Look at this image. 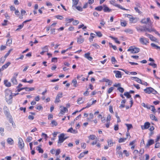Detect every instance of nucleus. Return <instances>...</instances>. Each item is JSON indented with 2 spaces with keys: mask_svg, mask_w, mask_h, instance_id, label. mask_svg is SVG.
Instances as JSON below:
<instances>
[{
  "mask_svg": "<svg viewBox=\"0 0 160 160\" xmlns=\"http://www.w3.org/2000/svg\"><path fill=\"white\" fill-rule=\"evenodd\" d=\"M140 42L143 45H147L149 43V39L143 37H142L139 39Z\"/></svg>",
  "mask_w": 160,
  "mask_h": 160,
  "instance_id": "nucleus-5",
  "label": "nucleus"
},
{
  "mask_svg": "<svg viewBox=\"0 0 160 160\" xmlns=\"http://www.w3.org/2000/svg\"><path fill=\"white\" fill-rule=\"evenodd\" d=\"M12 82L14 84H17L18 82L16 79V78L15 77H13L11 79V80Z\"/></svg>",
  "mask_w": 160,
  "mask_h": 160,
  "instance_id": "nucleus-33",
  "label": "nucleus"
},
{
  "mask_svg": "<svg viewBox=\"0 0 160 160\" xmlns=\"http://www.w3.org/2000/svg\"><path fill=\"white\" fill-rule=\"evenodd\" d=\"M125 125L127 127V130L128 131L131 128H132V126L131 124H126Z\"/></svg>",
  "mask_w": 160,
  "mask_h": 160,
  "instance_id": "nucleus-41",
  "label": "nucleus"
},
{
  "mask_svg": "<svg viewBox=\"0 0 160 160\" xmlns=\"http://www.w3.org/2000/svg\"><path fill=\"white\" fill-rule=\"evenodd\" d=\"M124 95L128 98H129L131 97V95L128 92H125L124 93Z\"/></svg>",
  "mask_w": 160,
  "mask_h": 160,
  "instance_id": "nucleus-44",
  "label": "nucleus"
},
{
  "mask_svg": "<svg viewBox=\"0 0 160 160\" xmlns=\"http://www.w3.org/2000/svg\"><path fill=\"white\" fill-rule=\"evenodd\" d=\"M42 107L41 105L37 106V107L36 108V109L39 110V111L42 109Z\"/></svg>",
  "mask_w": 160,
  "mask_h": 160,
  "instance_id": "nucleus-63",
  "label": "nucleus"
},
{
  "mask_svg": "<svg viewBox=\"0 0 160 160\" xmlns=\"http://www.w3.org/2000/svg\"><path fill=\"white\" fill-rule=\"evenodd\" d=\"M10 63L9 62H8L6 64H4L2 66L1 68L0 69V72L3 71L4 69L7 68L10 65Z\"/></svg>",
  "mask_w": 160,
  "mask_h": 160,
  "instance_id": "nucleus-14",
  "label": "nucleus"
},
{
  "mask_svg": "<svg viewBox=\"0 0 160 160\" xmlns=\"http://www.w3.org/2000/svg\"><path fill=\"white\" fill-rule=\"evenodd\" d=\"M41 49L44 52H48V46H46L42 47Z\"/></svg>",
  "mask_w": 160,
  "mask_h": 160,
  "instance_id": "nucleus-32",
  "label": "nucleus"
},
{
  "mask_svg": "<svg viewBox=\"0 0 160 160\" xmlns=\"http://www.w3.org/2000/svg\"><path fill=\"white\" fill-rule=\"evenodd\" d=\"M88 151H87L81 153L78 156V158L80 159L82 158V157H84L85 154H88Z\"/></svg>",
  "mask_w": 160,
  "mask_h": 160,
  "instance_id": "nucleus-23",
  "label": "nucleus"
},
{
  "mask_svg": "<svg viewBox=\"0 0 160 160\" xmlns=\"http://www.w3.org/2000/svg\"><path fill=\"white\" fill-rule=\"evenodd\" d=\"M18 147L21 149H22L24 146V142L21 138H18Z\"/></svg>",
  "mask_w": 160,
  "mask_h": 160,
  "instance_id": "nucleus-8",
  "label": "nucleus"
},
{
  "mask_svg": "<svg viewBox=\"0 0 160 160\" xmlns=\"http://www.w3.org/2000/svg\"><path fill=\"white\" fill-rule=\"evenodd\" d=\"M67 132L73 134H76L78 133V131L77 130L75 129H73L72 128H71L69 129L68 130Z\"/></svg>",
  "mask_w": 160,
  "mask_h": 160,
  "instance_id": "nucleus-20",
  "label": "nucleus"
},
{
  "mask_svg": "<svg viewBox=\"0 0 160 160\" xmlns=\"http://www.w3.org/2000/svg\"><path fill=\"white\" fill-rule=\"evenodd\" d=\"M151 111L154 112H156V109L153 106L151 105Z\"/></svg>",
  "mask_w": 160,
  "mask_h": 160,
  "instance_id": "nucleus-61",
  "label": "nucleus"
},
{
  "mask_svg": "<svg viewBox=\"0 0 160 160\" xmlns=\"http://www.w3.org/2000/svg\"><path fill=\"white\" fill-rule=\"evenodd\" d=\"M139 50L138 48L135 47L134 46H131L129 47L127 51L128 52H130L132 53H136L139 52Z\"/></svg>",
  "mask_w": 160,
  "mask_h": 160,
  "instance_id": "nucleus-3",
  "label": "nucleus"
},
{
  "mask_svg": "<svg viewBox=\"0 0 160 160\" xmlns=\"http://www.w3.org/2000/svg\"><path fill=\"white\" fill-rule=\"evenodd\" d=\"M84 57L89 61H92V58L90 56V53L88 52L84 54Z\"/></svg>",
  "mask_w": 160,
  "mask_h": 160,
  "instance_id": "nucleus-15",
  "label": "nucleus"
},
{
  "mask_svg": "<svg viewBox=\"0 0 160 160\" xmlns=\"http://www.w3.org/2000/svg\"><path fill=\"white\" fill-rule=\"evenodd\" d=\"M110 37L112 39L114 40L116 43L118 44H120V41H118L117 38H115L112 36H110Z\"/></svg>",
  "mask_w": 160,
  "mask_h": 160,
  "instance_id": "nucleus-28",
  "label": "nucleus"
},
{
  "mask_svg": "<svg viewBox=\"0 0 160 160\" xmlns=\"http://www.w3.org/2000/svg\"><path fill=\"white\" fill-rule=\"evenodd\" d=\"M117 89L121 93L123 92L124 91V89L123 88L121 87L118 88Z\"/></svg>",
  "mask_w": 160,
  "mask_h": 160,
  "instance_id": "nucleus-52",
  "label": "nucleus"
},
{
  "mask_svg": "<svg viewBox=\"0 0 160 160\" xmlns=\"http://www.w3.org/2000/svg\"><path fill=\"white\" fill-rule=\"evenodd\" d=\"M4 84H5V86L8 87H9L11 86V83L10 82H8L7 80H5L4 81Z\"/></svg>",
  "mask_w": 160,
  "mask_h": 160,
  "instance_id": "nucleus-37",
  "label": "nucleus"
},
{
  "mask_svg": "<svg viewBox=\"0 0 160 160\" xmlns=\"http://www.w3.org/2000/svg\"><path fill=\"white\" fill-rule=\"evenodd\" d=\"M127 22L125 21L121 22V25L122 27H125L127 25Z\"/></svg>",
  "mask_w": 160,
  "mask_h": 160,
  "instance_id": "nucleus-56",
  "label": "nucleus"
},
{
  "mask_svg": "<svg viewBox=\"0 0 160 160\" xmlns=\"http://www.w3.org/2000/svg\"><path fill=\"white\" fill-rule=\"evenodd\" d=\"M7 142L8 144L11 145L13 144L14 143L13 140L11 138H9L7 139Z\"/></svg>",
  "mask_w": 160,
  "mask_h": 160,
  "instance_id": "nucleus-24",
  "label": "nucleus"
},
{
  "mask_svg": "<svg viewBox=\"0 0 160 160\" xmlns=\"http://www.w3.org/2000/svg\"><path fill=\"white\" fill-rule=\"evenodd\" d=\"M111 61L112 63L113 64H114L116 62H117V61L115 57H112L111 58Z\"/></svg>",
  "mask_w": 160,
  "mask_h": 160,
  "instance_id": "nucleus-51",
  "label": "nucleus"
},
{
  "mask_svg": "<svg viewBox=\"0 0 160 160\" xmlns=\"http://www.w3.org/2000/svg\"><path fill=\"white\" fill-rule=\"evenodd\" d=\"M88 138L89 139L91 140H94L96 138H97L96 136L94 135H90L88 136Z\"/></svg>",
  "mask_w": 160,
  "mask_h": 160,
  "instance_id": "nucleus-31",
  "label": "nucleus"
},
{
  "mask_svg": "<svg viewBox=\"0 0 160 160\" xmlns=\"http://www.w3.org/2000/svg\"><path fill=\"white\" fill-rule=\"evenodd\" d=\"M119 155V157H122V153L121 151H118L116 152Z\"/></svg>",
  "mask_w": 160,
  "mask_h": 160,
  "instance_id": "nucleus-57",
  "label": "nucleus"
},
{
  "mask_svg": "<svg viewBox=\"0 0 160 160\" xmlns=\"http://www.w3.org/2000/svg\"><path fill=\"white\" fill-rule=\"evenodd\" d=\"M84 41V38L82 37L81 36H80L77 39V42L78 43L81 44Z\"/></svg>",
  "mask_w": 160,
  "mask_h": 160,
  "instance_id": "nucleus-22",
  "label": "nucleus"
},
{
  "mask_svg": "<svg viewBox=\"0 0 160 160\" xmlns=\"http://www.w3.org/2000/svg\"><path fill=\"white\" fill-rule=\"evenodd\" d=\"M72 8L73 9H74V7L75 6H77L78 4V0H72Z\"/></svg>",
  "mask_w": 160,
  "mask_h": 160,
  "instance_id": "nucleus-26",
  "label": "nucleus"
},
{
  "mask_svg": "<svg viewBox=\"0 0 160 160\" xmlns=\"http://www.w3.org/2000/svg\"><path fill=\"white\" fill-rule=\"evenodd\" d=\"M132 79L134 80L139 83H141V80L137 77H132Z\"/></svg>",
  "mask_w": 160,
  "mask_h": 160,
  "instance_id": "nucleus-25",
  "label": "nucleus"
},
{
  "mask_svg": "<svg viewBox=\"0 0 160 160\" xmlns=\"http://www.w3.org/2000/svg\"><path fill=\"white\" fill-rule=\"evenodd\" d=\"M154 143V140L153 139H150L148 140L146 145V147H148L150 146L153 144Z\"/></svg>",
  "mask_w": 160,
  "mask_h": 160,
  "instance_id": "nucleus-19",
  "label": "nucleus"
},
{
  "mask_svg": "<svg viewBox=\"0 0 160 160\" xmlns=\"http://www.w3.org/2000/svg\"><path fill=\"white\" fill-rule=\"evenodd\" d=\"M103 8V7L102 6H99L95 8V9L98 11H101Z\"/></svg>",
  "mask_w": 160,
  "mask_h": 160,
  "instance_id": "nucleus-35",
  "label": "nucleus"
},
{
  "mask_svg": "<svg viewBox=\"0 0 160 160\" xmlns=\"http://www.w3.org/2000/svg\"><path fill=\"white\" fill-rule=\"evenodd\" d=\"M114 6H116V7H117L123 10H126L125 8H123L120 5L117 4H116Z\"/></svg>",
  "mask_w": 160,
  "mask_h": 160,
  "instance_id": "nucleus-46",
  "label": "nucleus"
},
{
  "mask_svg": "<svg viewBox=\"0 0 160 160\" xmlns=\"http://www.w3.org/2000/svg\"><path fill=\"white\" fill-rule=\"evenodd\" d=\"M12 92L11 90H7L5 91L6 100L8 104H10L12 102Z\"/></svg>",
  "mask_w": 160,
  "mask_h": 160,
  "instance_id": "nucleus-1",
  "label": "nucleus"
},
{
  "mask_svg": "<svg viewBox=\"0 0 160 160\" xmlns=\"http://www.w3.org/2000/svg\"><path fill=\"white\" fill-rule=\"evenodd\" d=\"M123 153L125 154L126 157H128L129 155V154L126 150H124L123 151Z\"/></svg>",
  "mask_w": 160,
  "mask_h": 160,
  "instance_id": "nucleus-62",
  "label": "nucleus"
},
{
  "mask_svg": "<svg viewBox=\"0 0 160 160\" xmlns=\"http://www.w3.org/2000/svg\"><path fill=\"white\" fill-rule=\"evenodd\" d=\"M65 20L67 23H69L73 21L74 20V19L73 18H66Z\"/></svg>",
  "mask_w": 160,
  "mask_h": 160,
  "instance_id": "nucleus-39",
  "label": "nucleus"
},
{
  "mask_svg": "<svg viewBox=\"0 0 160 160\" xmlns=\"http://www.w3.org/2000/svg\"><path fill=\"white\" fill-rule=\"evenodd\" d=\"M52 124V127L56 126L58 125V123L55 120H52L51 123Z\"/></svg>",
  "mask_w": 160,
  "mask_h": 160,
  "instance_id": "nucleus-43",
  "label": "nucleus"
},
{
  "mask_svg": "<svg viewBox=\"0 0 160 160\" xmlns=\"http://www.w3.org/2000/svg\"><path fill=\"white\" fill-rule=\"evenodd\" d=\"M65 135L64 133H62L60 134L59 136L58 137V145L59 146L60 145H59V143L63 142L64 141L66 140L67 138V137H64Z\"/></svg>",
  "mask_w": 160,
  "mask_h": 160,
  "instance_id": "nucleus-4",
  "label": "nucleus"
},
{
  "mask_svg": "<svg viewBox=\"0 0 160 160\" xmlns=\"http://www.w3.org/2000/svg\"><path fill=\"white\" fill-rule=\"evenodd\" d=\"M6 58H5L4 57H1V58L0 63H4V62Z\"/></svg>",
  "mask_w": 160,
  "mask_h": 160,
  "instance_id": "nucleus-55",
  "label": "nucleus"
},
{
  "mask_svg": "<svg viewBox=\"0 0 160 160\" xmlns=\"http://www.w3.org/2000/svg\"><path fill=\"white\" fill-rule=\"evenodd\" d=\"M151 22L150 19L149 18H148L146 19L144 18L141 21V22L142 23L146 24L148 22Z\"/></svg>",
  "mask_w": 160,
  "mask_h": 160,
  "instance_id": "nucleus-16",
  "label": "nucleus"
},
{
  "mask_svg": "<svg viewBox=\"0 0 160 160\" xmlns=\"http://www.w3.org/2000/svg\"><path fill=\"white\" fill-rule=\"evenodd\" d=\"M36 150L38 151L40 153H42L43 152V150L41 148L40 146H38L37 147Z\"/></svg>",
  "mask_w": 160,
  "mask_h": 160,
  "instance_id": "nucleus-30",
  "label": "nucleus"
},
{
  "mask_svg": "<svg viewBox=\"0 0 160 160\" xmlns=\"http://www.w3.org/2000/svg\"><path fill=\"white\" fill-rule=\"evenodd\" d=\"M12 43V39H8L7 42L6 44L7 45H9L11 44Z\"/></svg>",
  "mask_w": 160,
  "mask_h": 160,
  "instance_id": "nucleus-47",
  "label": "nucleus"
},
{
  "mask_svg": "<svg viewBox=\"0 0 160 160\" xmlns=\"http://www.w3.org/2000/svg\"><path fill=\"white\" fill-rule=\"evenodd\" d=\"M25 90L27 91H32L35 90V88H28L25 87Z\"/></svg>",
  "mask_w": 160,
  "mask_h": 160,
  "instance_id": "nucleus-36",
  "label": "nucleus"
},
{
  "mask_svg": "<svg viewBox=\"0 0 160 160\" xmlns=\"http://www.w3.org/2000/svg\"><path fill=\"white\" fill-rule=\"evenodd\" d=\"M127 138H120L119 140H118V142L119 143H122L123 142H125V141L127 140Z\"/></svg>",
  "mask_w": 160,
  "mask_h": 160,
  "instance_id": "nucleus-40",
  "label": "nucleus"
},
{
  "mask_svg": "<svg viewBox=\"0 0 160 160\" xmlns=\"http://www.w3.org/2000/svg\"><path fill=\"white\" fill-rule=\"evenodd\" d=\"M107 142L108 144V147H111L113 145V144L115 142H113V140L112 139H108L107 140Z\"/></svg>",
  "mask_w": 160,
  "mask_h": 160,
  "instance_id": "nucleus-17",
  "label": "nucleus"
},
{
  "mask_svg": "<svg viewBox=\"0 0 160 160\" xmlns=\"http://www.w3.org/2000/svg\"><path fill=\"white\" fill-rule=\"evenodd\" d=\"M23 26H24V25H23V24H22L20 25H19L18 26V28L16 29V31L19 30L21 29V28H22L23 27Z\"/></svg>",
  "mask_w": 160,
  "mask_h": 160,
  "instance_id": "nucleus-53",
  "label": "nucleus"
},
{
  "mask_svg": "<svg viewBox=\"0 0 160 160\" xmlns=\"http://www.w3.org/2000/svg\"><path fill=\"white\" fill-rule=\"evenodd\" d=\"M62 92H59L57 94L55 100V103H56L60 102V98L62 97Z\"/></svg>",
  "mask_w": 160,
  "mask_h": 160,
  "instance_id": "nucleus-9",
  "label": "nucleus"
},
{
  "mask_svg": "<svg viewBox=\"0 0 160 160\" xmlns=\"http://www.w3.org/2000/svg\"><path fill=\"white\" fill-rule=\"evenodd\" d=\"M113 73L115 74V77L117 78H121L122 77V75L121 74V72L119 71H114Z\"/></svg>",
  "mask_w": 160,
  "mask_h": 160,
  "instance_id": "nucleus-13",
  "label": "nucleus"
},
{
  "mask_svg": "<svg viewBox=\"0 0 160 160\" xmlns=\"http://www.w3.org/2000/svg\"><path fill=\"white\" fill-rule=\"evenodd\" d=\"M150 117L152 120H154L156 121H158L157 118L153 114H150Z\"/></svg>",
  "mask_w": 160,
  "mask_h": 160,
  "instance_id": "nucleus-27",
  "label": "nucleus"
},
{
  "mask_svg": "<svg viewBox=\"0 0 160 160\" xmlns=\"http://www.w3.org/2000/svg\"><path fill=\"white\" fill-rule=\"evenodd\" d=\"M144 92L148 94L152 93L154 94H156L157 93V92L153 88L151 87L147 88L144 90Z\"/></svg>",
  "mask_w": 160,
  "mask_h": 160,
  "instance_id": "nucleus-2",
  "label": "nucleus"
},
{
  "mask_svg": "<svg viewBox=\"0 0 160 160\" xmlns=\"http://www.w3.org/2000/svg\"><path fill=\"white\" fill-rule=\"evenodd\" d=\"M148 65L150 66H151L153 68H156L157 67V65L153 62L149 63Z\"/></svg>",
  "mask_w": 160,
  "mask_h": 160,
  "instance_id": "nucleus-42",
  "label": "nucleus"
},
{
  "mask_svg": "<svg viewBox=\"0 0 160 160\" xmlns=\"http://www.w3.org/2000/svg\"><path fill=\"white\" fill-rule=\"evenodd\" d=\"M92 46L95 47L96 49H98L100 47L99 45H98V44L96 43H94L93 44H92L90 47H91Z\"/></svg>",
  "mask_w": 160,
  "mask_h": 160,
  "instance_id": "nucleus-38",
  "label": "nucleus"
},
{
  "mask_svg": "<svg viewBox=\"0 0 160 160\" xmlns=\"http://www.w3.org/2000/svg\"><path fill=\"white\" fill-rule=\"evenodd\" d=\"M32 139V137L31 136H28L26 139L27 141L28 142H30Z\"/></svg>",
  "mask_w": 160,
  "mask_h": 160,
  "instance_id": "nucleus-58",
  "label": "nucleus"
},
{
  "mask_svg": "<svg viewBox=\"0 0 160 160\" xmlns=\"http://www.w3.org/2000/svg\"><path fill=\"white\" fill-rule=\"evenodd\" d=\"M104 8L103 9V11L105 12H109L112 11L111 9L109 8L106 5H104L103 6Z\"/></svg>",
  "mask_w": 160,
  "mask_h": 160,
  "instance_id": "nucleus-18",
  "label": "nucleus"
},
{
  "mask_svg": "<svg viewBox=\"0 0 160 160\" xmlns=\"http://www.w3.org/2000/svg\"><path fill=\"white\" fill-rule=\"evenodd\" d=\"M114 89V88L113 87H111L109 88L108 91V94H109L111 93L113 90Z\"/></svg>",
  "mask_w": 160,
  "mask_h": 160,
  "instance_id": "nucleus-50",
  "label": "nucleus"
},
{
  "mask_svg": "<svg viewBox=\"0 0 160 160\" xmlns=\"http://www.w3.org/2000/svg\"><path fill=\"white\" fill-rule=\"evenodd\" d=\"M55 17L58 19L62 20L63 18V17L62 16L58 15L55 16Z\"/></svg>",
  "mask_w": 160,
  "mask_h": 160,
  "instance_id": "nucleus-54",
  "label": "nucleus"
},
{
  "mask_svg": "<svg viewBox=\"0 0 160 160\" xmlns=\"http://www.w3.org/2000/svg\"><path fill=\"white\" fill-rule=\"evenodd\" d=\"M72 83L73 84V86L76 87H77V80L75 79H73L72 81Z\"/></svg>",
  "mask_w": 160,
  "mask_h": 160,
  "instance_id": "nucleus-48",
  "label": "nucleus"
},
{
  "mask_svg": "<svg viewBox=\"0 0 160 160\" xmlns=\"http://www.w3.org/2000/svg\"><path fill=\"white\" fill-rule=\"evenodd\" d=\"M150 125V124L149 122H147L144 123V125L141 126V128L142 130L146 129L149 128Z\"/></svg>",
  "mask_w": 160,
  "mask_h": 160,
  "instance_id": "nucleus-11",
  "label": "nucleus"
},
{
  "mask_svg": "<svg viewBox=\"0 0 160 160\" xmlns=\"http://www.w3.org/2000/svg\"><path fill=\"white\" fill-rule=\"evenodd\" d=\"M74 8H76L79 11H82V8L80 6H75L74 7Z\"/></svg>",
  "mask_w": 160,
  "mask_h": 160,
  "instance_id": "nucleus-45",
  "label": "nucleus"
},
{
  "mask_svg": "<svg viewBox=\"0 0 160 160\" xmlns=\"http://www.w3.org/2000/svg\"><path fill=\"white\" fill-rule=\"evenodd\" d=\"M79 22L77 20H75L74 21H73L72 22L73 24L74 25H77L79 23Z\"/></svg>",
  "mask_w": 160,
  "mask_h": 160,
  "instance_id": "nucleus-60",
  "label": "nucleus"
},
{
  "mask_svg": "<svg viewBox=\"0 0 160 160\" xmlns=\"http://www.w3.org/2000/svg\"><path fill=\"white\" fill-rule=\"evenodd\" d=\"M126 15L129 18V21L131 23H135L138 21V19L137 18H134L130 14H126Z\"/></svg>",
  "mask_w": 160,
  "mask_h": 160,
  "instance_id": "nucleus-6",
  "label": "nucleus"
},
{
  "mask_svg": "<svg viewBox=\"0 0 160 160\" xmlns=\"http://www.w3.org/2000/svg\"><path fill=\"white\" fill-rule=\"evenodd\" d=\"M144 31H148V32H154L155 33L158 35H159V33H158V32H157L154 28H147L146 27L144 29Z\"/></svg>",
  "mask_w": 160,
  "mask_h": 160,
  "instance_id": "nucleus-7",
  "label": "nucleus"
},
{
  "mask_svg": "<svg viewBox=\"0 0 160 160\" xmlns=\"http://www.w3.org/2000/svg\"><path fill=\"white\" fill-rule=\"evenodd\" d=\"M149 38L152 41H154L156 42H157V39L155 37H153L152 35H150V37Z\"/></svg>",
  "mask_w": 160,
  "mask_h": 160,
  "instance_id": "nucleus-34",
  "label": "nucleus"
},
{
  "mask_svg": "<svg viewBox=\"0 0 160 160\" xmlns=\"http://www.w3.org/2000/svg\"><path fill=\"white\" fill-rule=\"evenodd\" d=\"M124 31L126 32L129 33L130 34H132L133 33V30L129 28L126 29L124 30Z\"/></svg>",
  "mask_w": 160,
  "mask_h": 160,
  "instance_id": "nucleus-29",
  "label": "nucleus"
},
{
  "mask_svg": "<svg viewBox=\"0 0 160 160\" xmlns=\"http://www.w3.org/2000/svg\"><path fill=\"white\" fill-rule=\"evenodd\" d=\"M160 147V143L159 142H157L156 143L155 146V148H158Z\"/></svg>",
  "mask_w": 160,
  "mask_h": 160,
  "instance_id": "nucleus-64",
  "label": "nucleus"
},
{
  "mask_svg": "<svg viewBox=\"0 0 160 160\" xmlns=\"http://www.w3.org/2000/svg\"><path fill=\"white\" fill-rule=\"evenodd\" d=\"M82 97L79 98H78V101H77L78 104H80L81 103H82L83 102H81V101L82 100Z\"/></svg>",
  "mask_w": 160,
  "mask_h": 160,
  "instance_id": "nucleus-49",
  "label": "nucleus"
},
{
  "mask_svg": "<svg viewBox=\"0 0 160 160\" xmlns=\"http://www.w3.org/2000/svg\"><path fill=\"white\" fill-rule=\"evenodd\" d=\"M3 109L4 114L7 115V117H8L9 115V113L7 111V110H8L7 107L6 106H4L3 107Z\"/></svg>",
  "mask_w": 160,
  "mask_h": 160,
  "instance_id": "nucleus-21",
  "label": "nucleus"
},
{
  "mask_svg": "<svg viewBox=\"0 0 160 160\" xmlns=\"http://www.w3.org/2000/svg\"><path fill=\"white\" fill-rule=\"evenodd\" d=\"M60 112L59 113V114L63 115L66 112L68 111V109L66 107H61Z\"/></svg>",
  "mask_w": 160,
  "mask_h": 160,
  "instance_id": "nucleus-12",
  "label": "nucleus"
},
{
  "mask_svg": "<svg viewBox=\"0 0 160 160\" xmlns=\"http://www.w3.org/2000/svg\"><path fill=\"white\" fill-rule=\"evenodd\" d=\"M134 9L136 12H138V13L141 14L142 13V12L139 10L137 7H135Z\"/></svg>",
  "mask_w": 160,
  "mask_h": 160,
  "instance_id": "nucleus-59",
  "label": "nucleus"
},
{
  "mask_svg": "<svg viewBox=\"0 0 160 160\" xmlns=\"http://www.w3.org/2000/svg\"><path fill=\"white\" fill-rule=\"evenodd\" d=\"M111 119V116L110 115H108L106 119L107 123L106 124V126L108 128L110 125V121Z\"/></svg>",
  "mask_w": 160,
  "mask_h": 160,
  "instance_id": "nucleus-10",
  "label": "nucleus"
}]
</instances>
